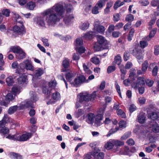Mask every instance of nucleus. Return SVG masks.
<instances>
[{"label": "nucleus", "mask_w": 159, "mask_h": 159, "mask_svg": "<svg viewBox=\"0 0 159 159\" xmlns=\"http://www.w3.org/2000/svg\"><path fill=\"white\" fill-rule=\"evenodd\" d=\"M120 20V16L119 13H115L113 15V21L117 22Z\"/></svg>", "instance_id": "obj_60"}, {"label": "nucleus", "mask_w": 159, "mask_h": 159, "mask_svg": "<svg viewBox=\"0 0 159 159\" xmlns=\"http://www.w3.org/2000/svg\"><path fill=\"white\" fill-rule=\"evenodd\" d=\"M114 146V144L112 143V140H111L106 143L105 146L107 149L109 150L112 148Z\"/></svg>", "instance_id": "obj_30"}, {"label": "nucleus", "mask_w": 159, "mask_h": 159, "mask_svg": "<svg viewBox=\"0 0 159 159\" xmlns=\"http://www.w3.org/2000/svg\"><path fill=\"white\" fill-rule=\"evenodd\" d=\"M11 49L13 52L16 53L17 54L20 52H22V49L18 46L12 47L11 48Z\"/></svg>", "instance_id": "obj_27"}, {"label": "nucleus", "mask_w": 159, "mask_h": 159, "mask_svg": "<svg viewBox=\"0 0 159 159\" xmlns=\"http://www.w3.org/2000/svg\"><path fill=\"white\" fill-rule=\"evenodd\" d=\"M96 94L95 92H93L90 95L87 93H80L78 95V97L80 102H82L84 101L89 102L93 100L96 97Z\"/></svg>", "instance_id": "obj_2"}, {"label": "nucleus", "mask_w": 159, "mask_h": 159, "mask_svg": "<svg viewBox=\"0 0 159 159\" xmlns=\"http://www.w3.org/2000/svg\"><path fill=\"white\" fill-rule=\"evenodd\" d=\"M44 73V71L43 68H39L35 70L34 73V76L36 78H39Z\"/></svg>", "instance_id": "obj_19"}, {"label": "nucleus", "mask_w": 159, "mask_h": 159, "mask_svg": "<svg viewBox=\"0 0 159 159\" xmlns=\"http://www.w3.org/2000/svg\"><path fill=\"white\" fill-rule=\"evenodd\" d=\"M52 98L55 100H58L60 98V94L58 92H56L53 93Z\"/></svg>", "instance_id": "obj_38"}, {"label": "nucleus", "mask_w": 159, "mask_h": 159, "mask_svg": "<svg viewBox=\"0 0 159 159\" xmlns=\"http://www.w3.org/2000/svg\"><path fill=\"white\" fill-rule=\"evenodd\" d=\"M73 78V76L70 73H68L66 75V79L71 84V82H72V80Z\"/></svg>", "instance_id": "obj_56"}, {"label": "nucleus", "mask_w": 159, "mask_h": 159, "mask_svg": "<svg viewBox=\"0 0 159 159\" xmlns=\"http://www.w3.org/2000/svg\"><path fill=\"white\" fill-rule=\"evenodd\" d=\"M70 60L66 58L62 62V66L65 68H67L69 67L70 66Z\"/></svg>", "instance_id": "obj_32"}, {"label": "nucleus", "mask_w": 159, "mask_h": 159, "mask_svg": "<svg viewBox=\"0 0 159 159\" xmlns=\"http://www.w3.org/2000/svg\"><path fill=\"white\" fill-rule=\"evenodd\" d=\"M42 41L43 42L44 46L48 47L49 45L48 39L45 37L42 38Z\"/></svg>", "instance_id": "obj_61"}, {"label": "nucleus", "mask_w": 159, "mask_h": 159, "mask_svg": "<svg viewBox=\"0 0 159 159\" xmlns=\"http://www.w3.org/2000/svg\"><path fill=\"white\" fill-rule=\"evenodd\" d=\"M116 67L114 65L110 66L108 67L107 72L108 74L111 73L116 70Z\"/></svg>", "instance_id": "obj_44"}, {"label": "nucleus", "mask_w": 159, "mask_h": 159, "mask_svg": "<svg viewBox=\"0 0 159 159\" xmlns=\"http://www.w3.org/2000/svg\"><path fill=\"white\" fill-rule=\"evenodd\" d=\"M89 25L88 22H86L81 23L80 28L83 30H85L88 29Z\"/></svg>", "instance_id": "obj_31"}, {"label": "nucleus", "mask_w": 159, "mask_h": 159, "mask_svg": "<svg viewBox=\"0 0 159 159\" xmlns=\"http://www.w3.org/2000/svg\"><path fill=\"white\" fill-rule=\"evenodd\" d=\"M10 12V11L8 9L3 10L2 11V14L6 17H8L9 16Z\"/></svg>", "instance_id": "obj_59"}, {"label": "nucleus", "mask_w": 159, "mask_h": 159, "mask_svg": "<svg viewBox=\"0 0 159 159\" xmlns=\"http://www.w3.org/2000/svg\"><path fill=\"white\" fill-rule=\"evenodd\" d=\"M148 62L147 61H145L143 63L142 67V70L143 72H145L147 70L148 67Z\"/></svg>", "instance_id": "obj_33"}, {"label": "nucleus", "mask_w": 159, "mask_h": 159, "mask_svg": "<svg viewBox=\"0 0 159 159\" xmlns=\"http://www.w3.org/2000/svg\"><path fill=\"white\" fill-rule=\"evenodd\" d=\"M6 82L8 86L11 85L14 83L13 80L11 76H9L6 79Z\"/></svg>", "instance_id": "obj_43"}, {"label": "nucleus", "mask_w": 159, "mask_h": 159, "mask_svg": "<svg viewBox=\"0 0 159 159\" xmlns=\"http://www.w3.org/2000/svg\"><path fill=\"white\" fill-rule=\"evenodd\" d=\"M129 151L130 150L129 148L127 147H125L124 149V152H122L120 151H119V154H120L128 155Z\"/></svg>", "instance_id": "obj_55"}, {"label": "nucleus", "mask_w": 159, "mask_h": 159, "mask_svg": "<svg viewBox=\"0 0 159 159\" xmlns=\"http://www.w3.org/2000/svg\"><path fill=\"white\" fill-rule=\"evenodd\" d=\"M93 152H90L84 155V159H93Z\"/></svg>", "instance_id": "obj_54"}, {"label": "nucleus", "mask_w": 159, "mask_h": 159, "mask_svg": "<svg viewBox=\"0 0 159 159\" xmlns=\"http://www.w3.org/2000/svg\"><path fill=\"white\" fill-rule=\"evenodd\" d=\"M116 113L118 116L122 118H125L126 117L125 114L124 112L120 109L117 111Z\"/></svg>", "instance_id": "obj_46"}, {"label": "nucleus", "mask_w": 159, "mask_h": 159, "mask_svg": "<svg viewBox=\"0 0 159 159\" xmlns=\"http://www.w3.org/2000/svg\"><path fill=\"white\" fill-rule=\"evenodd\" d=\"M105 5V2L102 0H100L96 4L95 6L99 9L102 8Z\"/></svg>", "instance_id": "obj_40"}, {"label": "nucleus", "mask_w": 159, "mask_h": 159, "mask_svg": "<svg viewBox=\"0 0 159 159\" xmlns=\"http://www.w3.org/2000/svg\"><path fill=\"white\" fill-rule=\"evenodd\" d=\"M5 125L0 123V133L3 135L7 134L9 132V129L5 126Z\"/></svg>", "instance_id": "obj_17"}, {"label": "nucleus", "mask_w": 159, "mask_h": 159, "mask_svg": "<svg viewBox=\"0 0 159 159\" xmlns=\"http://www.w3.org/2000/svg\"><path fill=\"white\" fill-rule=\"evenodd\" d=\"M112 143L114 144V145L116 147V150L114 151L115 152L120 151V149L119 147H120L124 145V142H123L117 140H112Z\"/></svg>", "instance_id": "obj_11"}, {"label": "nucleus", "mask_w": 159, "mask_h": 159, "mask_svg": "<svg viewBox=\"0 0 159 159\" xmlns=\"http://www.w3.org/2000/svg\"><path fill=\"white\" fill-rule=\"evenodd\" d=\"M148 45V42L145 40L141 41L140 42V47L142 48H144L147 47Z\"/></svg>", "instance_id": "obj_52"}, {"label": "nucleus", "mask_w": 159, "mask_h": 159, "mask_svg": "<svg viewBox=\"0 0 159 159\" xmlns=\"http://www.w3.org/2000/svg\"><path fill=\"white\" fill-rule=\"evenodd\" d=\"M14 99V97L11 93H8L6 96L5 100H3L0 102L1 105L7 106L10 101Z\"/></svg>", "instance_id": "obj_6"}, {"label": "nucleus", "mask_w": 159, "mask_h": 159, "mask_svg": "<svg viewBox=\"0 0 159 159\" xmlns=\"http://www.w3.org/2000/svg\"><path fill=\"white\" fill-rule=\"evenodd\" d=\"M83 65L84 70L85 73L88 74H90L92 73V71L89 69L88 66L86 65L85 63H83Z\"/></svg>", "instance_id": "obj_41"}, {"label": "nucleus", "mask_w": 159, "mask_h": 159, "mask_svg": "<svg viewBox=\"0 0 159 159\" xmlns=\"http://www.w3.org/2000/svg\"><path fill=\"white\" fill-rule=\"evenodd\" d=\"M16 57L19 59H23L25 57V53L22 50V52H20L16 55Z\"/></svg>", "instance_id": "obj_45"}, {"label": "nucleus", "mask_w": 159, "mask_h": 159, "mask_svg": "<svg viewBox=\"0 0 159 159\" xmlns=\"http://www.w3.org/2000/svg\"><path fill=\"white\" fill-rule=\"evenodd\" d=\"M129 77L133 80H134L136 77V70L134 68L131 69L129 70Z\"/></svg>", "instance_id": "obj_24"}, {"label": "nucleus", "mask_w": 159, "mask_h": 159, "mask_svg": "<svg viewBox=\"0 0 159 159\" xmlns=\"http://www.w3.org/2000/svg\"><path fill=\"white\" fill-rule=\"evenodd\" d=\"M74 18L73 15H72L66 14L64 19V21L67 25H69L71 20Z\"/></svg>", "instance_id": "obj_20"}, {"label": "nucleus", "mask_w": 159, "mask_h": 159, "mask_svg": "<svg viewBox=\"0 0 159 159\" xmlns=\"http://www.w3.org/2000/svg\"><path fill=\"white\" fill-rule=\"evenodd\" d=\"M147 85L149 87H152L154 83V81L148 79L145 81Z\"/></svg>", "instance_id": "obj_64"}, {"label": "nucleus", "mask_w": 159, "mask_h": 159, "mask_svg": "<svg viewBox=\"0 0 159 159\" xmlns=\"http://www.w3.org/2000/svg\"><path fill=\"white\" fill-rule=\"evenodd\" d=\"M9 118L7 114H5L2 119L0 121V123L6 125V123L9 122Z\"/></svg>", "instance_id": "obj_29"}, {"label": "nucleus", "mask_w": 159, "mask_h": 159, "mask_svg": "<svg viewBox=\"0 0 159 159\" xmlns=\"http://www.w3.org/2000/svg\"><path fill=\"white\" fill-rule=\"evenodd\" d=\"M93 157L96 159H103L104 157V153L100 152L98 150L94 149L93 153Z\"/></svg>", "instance_id": "obj_10"}, {"label": "nucleus", "mask_w": 159, "mask_h": 159, "mask_svg": "<svg viewBox=\"0 0 159 159\" xmlns=\"http://www.w3.org/2000/svg\"><path fill=\"white\" fill-rule=\"evenodd\" d=\"M88 80L84 75H81L76 77L74 81L71 82V84L73 86L78 87L82 83L88 82Z\"/></svg>", "instance_id": "obj_3"}, {"label": "nucleus", "mask_w": 159, "mask_h": 159, "mask_svg": "<svg viewBox=\"0 0 159 159\" xmlns=\"http://www.w3.org/2000/svg\"><path fill=\"white\" fill-rule=\"evenodd\" d=\"M99 9L95 6L93 8L92 13L94 14H97L99 13L98 10Z\"/></svg>", "instance_id": "obj_63"}, {"label": "nucleus", "mask_w": 159, "mask_h": 159, "mask_svg": "<svg viewBox=\"0 0 159 159\" xmlns=\"http://www.w3.org/2000/svg\"><path fill=\"white\" fill-rule=\"evenodd\" d=\"M12 91L14 93V95H16L20 92V89L16 87H14L12 88Z\"/></svg>", "instance_id": "obj_62"}, {"label": "nucleus", "mask_w": 159, "mask_h": 159, "mask_svg": "<svg viewBox=\"0 0 159 159\" xmlns=\"http://www.w3.org/2000/svg\"><path fill=\"white\" fill-rule=\"evenodd\" d=\"M51 88L47 86H44L43 88V92L45 94H47L48 96H50Z\"/></svg>", "instance_id": "obj_26"}, {"label": "nucleus", "mask_w": 159, "mask_h": 159, "mask_svg": "<svg viewBox=\"0 0 159 159\" xmlns=\"http://www.w3.org/2000/svg\"><path fill=\"white\" fill-rule=\"evenodd\" d=\"M132 54L138 60H142L143 59L142 54L140 49H135L134 50Z\"/></svg>", "instance_id": "obj_13"}, {"label": "nucleus", "mask_w": 159, "mask_h": 159, "mask_svg": "<svg viewBox=\"0 0 159 159\" xmlns=\"http://www.w3.org/2000/svg\"><path fill=\"white\" fill-rule=\"evenodd\" d=\"M91 61L95 64H98L99 63L100 61L99 59L96 57H94L91 59Z\"/></svg>", "instance_id": "obj_53"}, {"label": "nucleus", "mask_w": 159, "mask_h": 159, "mask_svg": "<svg viewBox=\"0 0 159 159\" xmlns=\"http://www.w3.org/2000/svg\"><path fill=\"white\" fill-rule=\"evenodd\" d=\"M121 58L120 56L119 55H118L115 57L114 61L113 62V64H116L119 66V65H122L121 64Z\"/></svg>", "instance_id": "obj_23"}, {"label": "nucleus", "mask_w": 159, "mask_h": 159, "mask_svg": "<svg viewBox=\"0 0 159 159\" xmlns=\"http://www.w3.org/2000/svg\"><path fill=\"white\" fill-rule=\"evenodd\" d=\"M26 77L25 76L22 75L18 79V81L19 84H23L26 81Z\"/></svg>", "instance_id": "obj_36"}, {"label": "nucleus", "mask_w": 159, "mask_h": 159, "mask_svg": "<svg viewBox=\"0 0 159 159\" xmlns=\"http://www.w3.org/2000/svg\"><path fill=\"white\" fill-rule=\"evenodd\" d=\"M103 118V115L101 114H98L95 117L94 122L96 126L98 127L100 126L102 124V121Z\"/></svg>", "instance_id": "obj_12"}, {"label": "nucleus", "mask_w": 159, "mask_h": 159, "mask_svg": "<svg viewBox=\"0 0 159 159\" xmlns=\"http://www.w3.org/2000/svg\"><path fill=\"white\" fill-rule=\"evenodd\" d=\"M157 30V29L155 28H153L152 30L150 32L149 35V37L150 38V39H148V40H150L151 38L153 37L154 36L156 33Z\"/></svg>", "instance_id": "obj_49"}, {"label": "nucleus", "mask_w": 159, "mask_h": 159, "mask_svg": "<svg viewBox=\"0 0 159 159\" xmlns=\"http://www.w3.org/2000/svg\"><path fill=\"white\" fill-rule=\"evenodd\" d=\"M10 157L12 159H22V157L20 155L14 152H11L10 154Z\"/></svg>", "instance_id": "obj_25"}, {"label": "nucleus", "mask_w": 159, "mask_h": 159, "mask_svg": "<svg viewBox=\"0 0 159 159\" xmlns=\"http://www.w3.org/2000/svg\"><path fill=\"white\" fill-rule=\"evenodd\" d=\"M94 27L95 28H96L97 31L98 32L102 34L104 32L105 28L104 26L101 25H98L97 26L94 25Z\"/></svg>", "instance_id": "obj_28"}, {"label": "nucleus", "mask_w": 159, "mask_h": 159, "mask_svg": "<svg viewBox=\"0 0 159 159\" xmlns=\"http://www.w3.org/2000/svg\"><path fill=\"white\" fill-rule=\"evenodd\" d=\"M17 136L16 135H11L9 134L6 137V138L8 139H11L13 140H17Z\"/></svg>", "instance_id": "obj_57"}, {"label": "nucleus", "mask_w": 159, "mask_h": 159, "mask_svg": "<svg viewBox=\"0 0 159 159\" xmlns=\"http://www.w3.org/2000/svg\"><path fill=\"white\" fill-rule=\"evenodd\" d=\"M145 82V79L143 77H139L137 78L136 83L133 82L131 84V86L134 89H138L140 86L143 85Z\"/></svg>", "instance_id": "obj_5"}, {"label": "nucleus", "mask_w": 159, "mask_h": 159, "mask_svg": "<svg viewBox=\"0 0 159 159\" xmlns=\"http://www.w3.org/2000/svg\"><path fill=\"white\" fill-rule=\"evenodd\" d=\"M134 32V29H130L128 36V40L129 41H130L132 40Z\"/></svg>", "instance_id": "obj_39"}, {"label": "nucleus", "mask_w": 159, "mask_h": 159, "mask_svg": "<svg viewBox=\"0 0 159 159\" xmlns=\"http://www.w3.org/2000/svg\"><path fill=\"white\" fill-rule=\"evenodd\" d=\"M42 13V17H38L36 20V23L39 26L42 27H45V24L43 20L45 19L46 21L47 20L46 18L43 17Z\"/></svg>", "instance_id": "obj_15"}, {"label": "nucleus", "mask_w": 159, "mask_h": 159, "mask_svg": "<svg viewBox=\"0 0 159 159\" xmlns=\"http://www.w3.org/2000/svg\"><path fill=\"white\" fill-rule=\"evenodd\" d=\"M18 107L17 106H14L11 107L8 110V113L10 114H11L16 111L17 110Z\"/></svg>", "instance_id": "obj_34"}, {"label": "nucleus", "mask_w": 159, "mask_h": 159, "mask_svg": "<svg viewBox=\"0 0 159 159\" xmlns=\"http://www.w3.org/2000/svg\"><path fill=\"white\" fill-rule=\"evenodd\" d=\"M121 72V74H126L127 73V70H126V68L122 64L120 65H119L118 66Z\"/></svg>", "instance_id": "obj_47"}, {"label": "nucleus", "mask_w": 159, "mask_h": 159, "mask_svg": "<svg viewBox=\"0 0 159 159\" xmlns=\"http://www.w3.org/2000/svg\"><path fill=\"white\" fill-rule=\"evenodd\" d=\"M95 33L94 32L92 31H89L85 34L84 37L86 39H90L93 38L94 35H95Z\"/></svg>", "instance_id": "obj_22"}, {"label": "nucleus", "mask_w": 159, "mask_h": 159, "mask_svg": "<svg viewBox=\"0 0 159 159\" xmlns=\"http://www.w3.org/2000/svg\"><path fill=\"white\" fill-rule=\"evenodd\" d=\"M159 114L156 112H153L150 115V118L153 120H155L157 119Z\"/></svg>", "instance_id": "obj_35"}, {"label": "nucleus", "mask_w": 159, "mask_h": 159, "mask_svg": "<svg viewBox=\"0 0 159 159\" xmlns=\"http://www.w3.org/2000/svg\"><path fill=\"white\" fill-rule=\"evenodd\" d=\"M131 134L130 132L125 133L121 137V139L122 140H125L129 138Z\"/></svg>", "instance_id": "obj_58"}, {"label": "nucleus", "mask_w": 159, "mask_h": 159, "mask_svg": "<svg viewBox=\"0 0 159 159\" xmlns=\"http://www.w3.org/2000/svg\"><path fill=\"white\" fill-rule=\"evenodd\" d=\"M95 117V116L94 114L89 113L87 116V119L86 121L89 124H93Z\"/></svg>", "instance_id": "obj_21"}, {"label": "nucleus", "mask_w": 159, "mask_h": 159, "mask_svg": "<svg viewBox=\"0 0 159 159\" xmlns=\"http://www.w3.org/2000/svg\"><path fill=\"white\" fill-rule=\"evenodd\" d=\"M76 48H77L80 46H81L82 45L83 43V41L81 39L79 38H77L76 40Z\"/></svg>", "instance_id": "obj_42"}, {"label": "nucleus", "mask_w": 159, "mask_h": 159, "mask_svg": "<svg viewBox=\"0 0 159 159\" xmlns=\"http://www.w3.org/2000/svg\"><path fill=\"white\" fill-rule=\"evenodd\" d=\"M146 114L143 112L140 113L137 116V121L140 124L144 123L146 120Z\"/></svg>", "instance_id": "obj_16"}, {"label": "nucleus", "mask_w": 159, "mask_h": 159, "mask_svg": "<svg viewBox=\"0 0 159 159\" xmlns=\"http://www.w3.org/2000/svg\"><path fill=\"white\" fill-rule=\"evenodd\" d=\"M18 23H21V26L19 27L17 25L14 26L13 28V31L16 33H18L19 34H23L25 33V31L24 29V27L22 25V22L21 21H18Z\"/></svg>", "instance_id": "obj_8"}, {"label": "nucleus", "mask_w": 159, "mask_h": 159, "mask_svg": "<svg viewBox=\"0 0 159 159\" xmlns=\"http://www.w3.org/2000/svg\"><path fill=\"white\" fill-rule=\"evenodd\" d=\"M97 42L100 45L105 46L107 44V41L104 37L101 35H98L97 36Z\"/></svg>", "instance_id": "obj_14"}, {"label": "nucleus", "mask_w": 159, "mask_h": 159, "mask_svg": "<svg viewBox=\"0 0 159 159\" xmlns=\"http://www.w3.org/2000/svg\"><path fill=\"white\" fill-rule=\"evenodd\" d=\"M119 125L120 128H125L127 126L126 122L123 120H120L119 123Z\"/></svg>", "instance_id": "obj_50"}, {"label": "nucleus", "mask_w": 159, "mask_h": 159, "mask_svg": "<svg viewBox=\"0 0 159 159\" xmlns=\"http://www.w3.org/2000/svg\"><path fill=\"white\" fill-rule=\"evenodd\" d=\"M31 100L27 101L25 103H22L19 106V109H23L29 107H33V103L36 102L38 98L36 97L33 96L31 98Z\"/></svg>", "instance_id": "obj_4"}, {"label": "nucleus", "mask_w": 159, "mask_h": 159, "mask_svg": "<svg viewBox=\"0 0 159 159\" xmlns=\"http://www.w3.org/2000/svg\"><path fill=\"white\" fill-rule=\"evenodd\" d=\"M151 130L153 132L155 133L159 132V125L157 123L153 121L151 122Z\"/></svg>", "instance_id": "obj_18"}, {"label": "nucleus", "mask_w": 159, "mask_h": 159, "mask_svg": "<svg viewBox=\"0 0 159 159\" xmlns=\"http://www.w3.org/2000/svg\"><path fill=\"white\" fill-rule=\"evenodd\" d=\"M65 11L62 3L59 2L44 11L42 15L46 18L48 25H52L60 20L64 15Z\"/></svg>", "instance_id": "obj_1"}, {"label": "nucleus", "mask_w": 159, "mask_h": 159, "mask_svg": "<svg viewBox=\"0 0 159 159\" xmlns=\"http://www.w3.org/2000/svg\"><path fill=\"white\" fill-rule=\"evenodd\" d=\"M23 65H25L23 66V67L25 68L27 70H34V67L32 65L31 61L28 59L25 60L23 62Z\"/></svg>", "instance_id": "obj_9"}, {"label": "nucleus", "mask_w": 159, "mask_h": 159, "mask_svg": "<svg viewBox=\"0 0 159 159\" xmlns=\"http://www.w3.org/2000/svg\"><path fill=\"white\" fill-rule=\"evenodd\" d=\"M134 20V16L131 14H129L126 15L125 20L126 21L129 22L133 21Z\"/></svg>", "instance_id": "obj_37"}, {"label": "nucleus", "mask_w": 159, "mask_h": 159, "mask_svg": "<svg viewBox=\"0 0 159 159\" xmlns=\"http://www.w3.org/2000/svg\"><path fill=\"white\" fill-rule=\"evenodd\" d=\"M27 6L28 9L33 10L35 7V4L33 2H30L27 4Z\"/></svg>", "instance_id": "obj_48"}, {"label": "nucleus", "mask_w": 159, "mask_h": 159, "mask_svg": "<svg viewBox=\"0 0 159 159\" xmlns=\"http://www.w3.org/2000/svg\"><path fill=\"white\" fill-rule=\"evenodd\" d=\"M139 3L141 6H146L149 4V2L148 0H140Z\"/></svg>", "instance_id": "obj_51"}, {"label": "nucleus", "mask_w": 159, "mask_h": 159, "mask_svg": "<svg viewBox=\"0 0 159 159\" xmlns=\"http://www.w3.org/2000/svg\"><path fill=\"white\" fill-rule=\"evenodd\" d=\"M32 134L31 133L26 132L21 136H18L17 138V140L19 141H27L31 137Z\"/></svg>", "instance_id": "obj_7"}]
</instances>
